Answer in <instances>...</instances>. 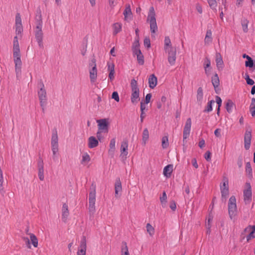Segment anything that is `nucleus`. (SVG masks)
Here are the masks:
<instances>
[{
    "mask_svg": "<svg viewBox=\"0 0 255 255\" xmlns=\"http://www.w3.org/2000/svg\"><path fill=\"white\" fill-rule=\"evenodd\" d=\"M13 57L15 65V71L16 76H18L21 73L22 61L21 60V54L19 48L17 36L14 37L13 44Z\"/></svg>",
    "mask_w": 255,
    "mask_h": 255,
    "instance_id": "1",
    "label": "nucleus"
},
{
    "mask_svg": "<svg viewBox=\"0 0 255 255\" xmlns=\"http://www.w3.org/2000/svg\"><path fill=\"white\" fill-rule=\"evenodd\" d=\"M130 87L131 90V102L133 104H136L139 101V89L135 80L132 79L131 80Z\"/></svg>",
    "mask_w": 255,
    "mask_h": 255,
    "instance_id": "2",
    "label": "nucleus"
},
{
    "mask_svg": "<svg viewBox=\"0 0 255 255\" xmlns=\"http://www.w3.org/2000/svg\"><path fill=\"white\" fill-rule=\"evenodd\" d=\"M147 21L149 23L151 33H155L157 30V25L155 18V13L153 7H150L148 14Z\"/></svg>",
    "mask_w": 255,
    "mask_h": 255,
    "instance_id": "3",
    "label": "nucleus"
},
{
    "mask_svg": "<svg viewBox=\"0 0 255 255\" xmlns=\"http://www.w3.org/2000/svg\"><path fill=\"white\" fill-rule=\"evenodd\" d=\"M228 212L231 220L235 219L237 215V207L236 199L234 196H232L229 200Z\"/></svg>",
    "mask_w": 255,
    "mask_h": 255,
    "instance_id": "4",
    "label": "nucleus"
},
{
    "mask_svg": "<svg viewBox=\"0 0 255 255\" xmlns=\"http://www.w3.org/2000/svg\"><path fill=\"white\" fill-rule=\"evenodd\" d=\"M39 87L40 90L38 92V96L40 106L43 111H44L47 102V95L46 90L44 88V85L42 82H40L39 83Z\"/></svg>",
    "mask_w": 255,
    "mask_h": 255,
    "instance_id": "5",
    "label": "nucleus"
},
{
    "mask_svg": "<svg viewBox=\"0 0 255 255\" xmlns=\"http://www.w3.org/2000/svg\"><path fill=\"white\" fill-rule=\"evenodd\" d=\"M27 236L22 237V240L25 243L27 248L31 249V244L34 248H37L38 245V242L35 235L32 233H27Z\"/></svg>",
    "mask_w": 255,
    "mask_h": 255,
    "instance_id": "6",
    "label": "nucleus"
},
{
    "mask_svg": "<svg viewBox=\"0 0 255 255\" xmlns=\"http://www.w3.org/2000/svg\"><path fill=\"white\" fill-rule=\"evenodd\" d=\"M89 77L91 83H95L97 79V68L96 61L93 58L89 63Z\"/></svg>",
    "mask_w": 255,
    "mask_h": 255,
    "instance_id": "7",
    "label": "nucleus"
},
{
    "mask_svg": "<svg viewBox=\"0 0 255 255\" xmlns=\"http://www.w3.org/2000/svg\"><path fill=\"white\" fill-rule=\"evenodd\" d=\"M96 187L93 186L91 188V191L89 196V211L93 214L96 210L95 202H96Z\"/></svg>",
    "mask_w": 255,
    "mask_h": 255,
    "instance_id": "8",
    "label": "nucleus"
},
{
    "mask_svg": "<svg viewBox=\"0 0 255 255\" xmlns=\"http://www.w3.org/2000/svg\"><path fill=\"white\" fill-rule=\"evenodd\" d=\"M128 143L127 139H124L120 146V157L123 160L127 159L128 155Z\"/></svg>",
    "mask_w": 255,
    "mask_h": 255,
    "instance_id": "9",
    "label": "nucleus"
},
{
    "mask_svg": "<svg viewBox=\"0 0 255 255\" xmlns=\"http://www.w3.org/2000/svg\"><path fill=\"white\" fill-rule=\"evenodd\" d=\"M244 234H248L247 236V242L255 238V226H249L244 231Z\"/></svg>",
    "mask_w": 255,
    "mask_h": 255,
    "instance_id": "10",
    "label": "nucleus"
},
{
    "mask_svg": "<svg viewBox=\"0 0 255 255\" xmlns=\"http://www.w3.org/2000/svg\"><path fill=\"white\" fill-rule=\"evenodd\" d=\"M98 130L100 131L107 132L108 131V122L106 119H103L97 121Z\"/></svg>",
    "mask_w": 255,
    "mask_h": 255,
    "instance_id": "11",
    "label": "nucleus"
},
{
    "mask_svg": "<svg viewBox=\"0 0 255 255\" xmlns=\"http://www.w3.org/2000/svg\"><path fill=\"white\" fill-rule=\"evenodd\" d=\"M252 139L251 129H247L244 135V145L246 150H248L251 146Z\"/></svg>",
    "mask_w": 255,
    "mask_h": 255,
    "instance_id": "12",
    "label": "nucleus"
},
{
    "mask_svg": "<svg viewBox=\"0 0 255 255\" xmlns=\"http://www.w3.org/2000/svg\"><path fill=\"white\" fill-rule=\"evenodd\" d=\"M220 189L222 194V198L226 200L229 193L228 181L227 179L224 180L223 184L221 185Z\"/></svg>",
    "mask_w": 255,
    "mask_h": 255,
    "instance_id": "13",
    "label": "nucleus"
},
{
    "mask_svg": "<svg viewBox=\"0 0 255 255\" xmlns=\"http://www.w3.org/2000/svg\"><path fill=\"white\" fill-rule=\"evenodd\" d=\"M246 189L244 191V198L246 203H249L252 199L251 186L250 183H246Z\"/></svg>",
    "mask_w": 255,
    "mask_h": 255,
    "instance_id": "14",
    "label": "nucleus"
},
{
    "mask_svg": "<svg viewBox=\"0 0 255 255\" xmlns=\"http://www.w3.org/2000/svg\"><path fill=\"white\" fill-rule=\"evenodd\" d=\"M191 119L190 118H188L186 122L183 129V139H185L189 136L191 128Z\"/></svg>",
    "mask_w": 255,
    "mask_h": 255,
    "instance_id": "15",
    "label": "nucleus"
},
{
    "mask_svg": "<svg viewBox=\"0 0 255 255\" xmlns=\"http://www.w3.org/2000/svg\"><path fill=\"white\" fill-rule=\"evenodd\" d=\"M165 52L168 54V62L171 66L174 65L176 59V49H174L165 51Z\"/></svg>",
    "mask_w": 255,
    "mask_h": 255,
    "instance_id": "16",
    "label": "nucleus"
},
{
    "mask_svg": "<svg viewBox=\"0 0 255 255\" xmlns=\"http://www.w3.org/2000/svg\"><path fill=\"white\" fill-rule=\"evenodd\" d=\"M87 249L86 240L83 237L81 241L80 245L77 252V255H86Z\"/></svg>",
    "mask_w": 255,
    "mask_h": 255,
    "instance_id": "17",
    "label": "nucleus"
},
{
    "mask_svg": "<svg viewBox=\"0 0 255 255\" xmlns=\"http://www.w3.org/2000/svg\"><path fill=\"white\" fill-rule=\"evenodd\" d=\"M125 20L129 22L132 19V14L130 6L129 4L126 5V8L124 11Z\"/></svg>",
    "mask_w": 255,
    "mask_h": 255,
    "instance_id": "18",
    "label": "nucleus"
},
{
    "mask_svg": "<svg viewBox=\"0 0 255 255\" xmlns=\"http://www.w3.org/2000/svg\"><path fill=\"white\" fill-rule=\"evenodd\" d=\"M69 215L68 206L67 204H63L62 208V219L63 222H66Z\"/></svg>",
    "mask_w": 255,
    "mask_h": 255,
    "instance_id": "19",
    "label": "nucleus"
},
{
    "mask_svg": "<svg viewBox=\"0 0 255 255\" xmlns=\"http://www.w3.org/2000/svg\"><path fill=\"white\" fill-rule=\"evenodd\" d=\"M215 61L218 69L222 70L223 68L224 62L222 59V57L220 53H216Z\"/></svg>",
    "mask_w": 255,
    "mask_h": 255,
    "instance_id": "20",
    "label": "nucleus"
},
{
    "mask_svg": "<svg viewBox=\"0 0 255 255\" xmlns=\"http://www.w3.org/2000/svg\"><path fill=\"white\" fill-rule=\"evenodd\" d=\"M176 49L172 46L170 39L168 36H166L164 41V50L165 51Z\"/></svg>",
    "mask_w": 255,
    "mask_h": 255,
    "instance_id": "21",
    "label": "nucleus"
},
{
    "mask_svg": "<svg viewBox=\"0 0 255 255\" xmlns=\"http://www.w3.org/2000/svg\"><path fill=\"white\" fill-rule=\"evenodd\" d=\"M116 149V138H113L111 139L110 144H109V149L108 150L109 154L114 156V152Z\"/></svg>",
    "mask_w": 255,
    "mask_h": 255,
    "instance_id": "22",
    "label": "nucleus"
},
{
    "mask_svg": "<svg viewBox=\"0 0 255 255\" xmlns=\"http://www.w3.org/2000/svg\"><path fill=\"white\" fill-rule=\"evenodd\" d=\"M173 166L172 164H168L166 166L163 171V175L166 177H169L173 171Z\"/></svg>",
    "mask_w": 255,
    "mask_h": 255,
    "instance_id": "23",
    "label": "nucleus"
},
{
    "mask_svg": "<svg viewBox=\"0 0 255 255\" xmlns=\"http://www.w3.org/2000/svg\"><path fill=\"white\" fill-rule=\"evenodd\" d=\"M98 140L94 136H90L88 138V147L89 148H94L98 146Z\"/></svg>",
    "mask_w": 255,
    "mask_h": 255,
    "instance_id": "24",
    "label": "nucleus"
},
{
    "mask_svg": "<svg viewBox=\"0 0 255 255\" xmlns=\"http://www.w3.org/2000/svg\"><path fill=\"white\" fill-rule=\"evenodd\" d=\"M149 86L150 88L153 89L157 85V78L152 74L150 76L148 79Z\"/></svg>",
    "mask_w": 255,
    "mask_h": 255,
    "instance_id": "25",
    "label": "nucleus"
},
{
    "mask_svg": "<svg viewBox=\"0 0 255 255\" xmlns=\"http://www.w3.org/2000/svg\"><path fill=\"white\" fill-rule=\"evenodd\" d=\"M149 132L147 128H144L143 130L142 135V144L145 145L148 140Z\"/></svg>",
    "mask_w": 255,
    "mask_h": 255,
    "instance_id": "26",
    "label": "nucleus"
},
{
    "mask_svg": "<svg viewBox=\"0 0 255 255\" xmlns=\"http://www.w3.org/2000/svg\"><path fill=\"white\" fill-rule=\"evenodd\" d=\"M35 24H36L35 30H42V16L40 14L39 15H37L36 17Z\"/></svg>",
    "mask_w": 255,
    "mask_h": 255,
    "instance_id": "27",
    "label": "nucleus"
},
{
    "mask_svg": "<svg viewBox=\"0 0 255 255\" xmlns=\"http://www.w3.org/2000/svg\"><path fill=\"white\" fill-rule=\"evenodd\" d=\"M91 160V157L87 152L84 153L82 155L81 163L83 165L87 164Z\"/></svg>",
    "mask_w": 255,
    "mask_h": 255,
    "instance_id": "28",
    "label": "nucleus"
},
{
    "mask_svg": "<svg viewBox=\"0 0 255 255\" xmlns=\"http://www.w3.org/2000/svg\"><path fill=\"white\" fill-rule=\"evenodd\" d=\"M132 51L134 55L141 52V51L139 49V40L138 39L135 40V41L133 44Z\"/></svg>",
    "mask_w": 255,
    "mask_h": 255,
    "instance_id": "29",
    "label": "nucleus"
},
{
    "mask_svg": "<svg viewBox=\"0 0 255 255\" xmlns=\"http://www.w3.org/2000/svg\"><path fill=\"white\" fill-rule=\"evenodd\" d=\"M212 31L211 30H208L206 32V36L205 37L204 42L206 44H210L212 41Z\"/></svg>",
    "mask_w": 255,
    "mask_h": 255,
    "instance_id": "30",
    "label": "nucleus"
},
{
    "mask_svg": "<svg viewBox=\"0 0 255 255\" xmlns=\"http://www.w3.org/2000/svg\"><path fill=\"white\" fill-rule=\"evenodd\" d=\"M122 24L120 23H115L113 25V34L116 35L122 30Z\"/></svg>",
    "mask_w": 255,
    "mask_h": 255,
    "instance_id": "31",
    "label": "nucleus"
},
{
    "mask_svg": "<svg viewBox=\"0 0 255 255\" xmlns=\"http://www.w3.org/2000/svg\"><path fill=\"white\" fill-rule=\"evenodd\" d=\"M146 229L147 233L150 237H152L154 235L155 229L150 223L146 224Z\"/></svg>",
    "mask_w": 255,
    "mask_h": 255,
    "instance_id": "32",
    "label": "nucleus"
},
{
    "mask_svg": "<svg viewBox=\"0 0 255 255\" xmlns=\"http://www.w3.org/2000/svg\"><path fill=\"white\" fill-rule=\"evenodd\" d=\"M203 99V92L201 87H199L197 92V101L198 103H201Z\"/></svg>",
    "mask_w": 255,
    "mask_h": 255,
    "instance_id": "33",
    "label": "nucleus"
},
{
    "mask_svg": "<svg viewBox=\"0 0 255 255\" xmlns=\"http://www.w3.org/2000/svg\"><path fill=\"white\" fill-rule=\"evenodd\" d=\"M122 189V184L120 180L116 181L115 185V196L117 197L119 192H121Z\"/></svg>",
    "mask_w": 255,
    "mask_h": 255,
    "instance_id": "34",
    "label": "nucleus"
},
{
    "mask_svg": "<svg viewBox=\"0 0 255 255\" xmlns=\"http://www.w3.org/2000/svg\"><path fill=\"white\" fill-rule=\"evenodd\" d=\"M121 255H130L127 244L126 242L122 243Z\"/></svg>",
    "mask_w": 255,
    "mask_h": 255,
    "instance_id": "35",
    "label": "nucleus"
},
{
    "mask_svg": "<svg viewBox=\"0 0 255 255\" xmlns=\"http://www.w3.org/2000/svg\"><path fill=\"white\" fill-rule=\"evenodd\" d=\"M212 83L215 89L219 86L220 80L217 74L216 73L212 78Z\"/></svg>",
    "mask_w": 255,
    "mask_h": 255,
    "instance_id": "36",
    "label": "nucleus"
},
{
    "mask_svg": "<svg viewBox=\"0 0 255 255\" xmlns=\"http://www.w3.org/2000/svg\"><path fill=\"white\" fill-rule=\"evenodd\" d=\"M213 216L211 215H209L208 217L207 222L206 224V227L208 229V230L207 231V233L208 234H210V233L211 232V228L212 226V223L213 222Z\"/></svg>",
    "mask_w": 255,
    "mask_h": 255,
    "instance_id": "37",
    "label": "nucleus"
},
{
    "mask_svg": "<svg viewBox=\"0 0 255 255\" xmlns=\"http://www.w3.org/2000/svg\"><path fill=\"white\" fill-rule=\"evenodd\" d=\"M250 112L253 117H255V98L252 99L251 103L250 106Z\"/></svg>",
    "mask_w": 255,
    "mask_h": 255,
    "instance_id": "38",
    "label": "nucleus"
},
{
    "mask_svg": "<svg viewBox=\"0 0 255 255\" xmlns=\"http://www.w3.org/2000/svg\"><path fill=\"white\" fill-rule=\"evenodd\" d=\"M38 177L41 181H43L44 179V167L42 164L39 165L38 166Z\"/></svg>",
    "mask_w": 255,
    "mask_h": 255,
    "instance_id": "39",
    "label": "nucleus"
},
{
    "mask_svg": "<svg viewBox=\"0 0 255 255\" xmlns=\"http://www.w3.org/2000/svg\"><path fill=\"white\" fill-rule=\"evenodd\" d=\"M234 105V104L232 100H227L226 103V109L228 113H231L232 112Z\"/></svg>",
    "mask_w": 255,
    "mask_h": 255,
    "instance_id": "40",
    "label": "nucleus"
},
{
    "mask_svg": "<svg viewBox=\"0 0 255 255\" xmlns=\"http://www.w3.org/2000/svg\"><path fill=\"white\" fill-rule=\"evenodd\" d=\"M249 21L247 19H244L241 21V25L242 26L243 30L245 33L248 32V24Z\"/></svg>",
    "mask_w": 255,
    "mask_h": 255,
    "instance_id": "41",
    "label": "nucleus"
},
{
    "mask_svg": "<svg viewBox=\"0 0 255 255\" xmlns=\"http://www.w3.org/2000/svg\"><path fill=\"white\" fill-rule=\"evenodd\" d=\"M43 33L42 30H35V37L39 45L42 39Z\"/></svg>",
    "mask_w": 255,
    "mask_h": 255,
    "instance_id": "42",
    "label": "nucleus"
},
{
    "mask_svg": "<svg viewBox=\"0 0 255 255\" xmlns=\"http://www.w3.org/2000/svg\"><path fill=\"white\" fill-rule=\"evenodd\" d=\"M246 172L250 178L252 177V168L250 162H247L246 164Z\"/></svg>",
    "mask_w": 255,
    "mask_h": 255,
    "instance_id": "43",
    "label": "nucleus"
},
{
    "mask_svg": "<svg viewBox=\"0 0 255 255\" xmlns=\"http://www.w3.org/2000/svg\"><path fill=\"white\" fill-rule=\"evenodd\" d=\"M134 55L136 56L138 63L140 65H143L144 64V58L141 52L139 53L135 54Z\"/></svg>",
    "mask_w": 255,
    "mask_h": 255,
    "instance_id": "44",
    "label": "nucleus"
},
{
    "mask_svg": "<svg viewBox=\"0 0 255 255\" xmlns=\"http://www.w3.org/2000/svg\"><path fill=\"white\" fill-rule=\"evenodd\" d=\"M167 195L165 192H163L162 196L160 197V201L163 207H164L167 202Z\"/></svg>",
    "mask_w": 255,
    "mask_h": 255,
    "instance_id": "45",
    "label": "nucleus"
},
{
    "mask_svg": "<svg viewBox=\"0 0 255 255\" xmlns=\"http://www.w3.org/2000/svg\"><path fill=\"white\" fill-rule=\"evenodd\" d=\"M169 145L168 139L167 136H164L162 138V147L163 148H166Z\"/></svg>",
    "mask_w": 255,
    "mask_h": 255,
    "instance_id": "46",
    "label": "nucleus"
},
{
    "mask_svg": "<svg viewBox=\"0 0 255 255\" xmlns=\"http://www.w3.org/2000/svg\"><path fill=\"white\" fill-rule=\"evenodd\" d=\"M51 144H58V138L56 132L53 133L51 138Z\"/></svg>",
    "mask_w": 255,
    "mask_h": 255,
    "instance_id": "47",
    "label": "nucleus"
},
{
    "mask_svg": "<svg viewBox=\"0 0 255 255\" xmlns=\"http://www.w3.org/2000/svg\"><path fill=\"white\" fill-rule=\"evenodd\" d=\"M22 31H23V27H22V24H15V31H16V36H17L18 37V35H20Z\"/></svg>",
    "mask_w": 255,
    "mask_h": 255,
    "instance_id": "48",
    "label": "nucleus"
},
{
    "mask_svg": "<svg viewBox=\"0 0 255 255\" xmlns=\"http://www.w3.org/2000/svg\"><path fill=\"white\" fill-rule=\"evenodd\" d=\"M210 7L213 9H216L217 3L216 0H207Z\"/></svg>",
    "mask_w": 255,
    "mask_h": 255,
    "instance_id": "49",
    "label": "nucleus"
},
{
    "mask_svg": "<svg viewBox=\"0 0 255 255\" xmlns=\"http://www.w3.org/2000/svg\"><path fill=\"white\" fill-rule=\"evenodd\" d=\"M216 102L217 103V104L218 105V107L217 109V115H219V113H220V107L221 106V105H222V99L219 96H216Z\"/></svg>",
    "mask_w": 255,
    "mask_h": 255,
    "instance_id": "50",
    "label": "nucleus"
},
{
    "mask_svg": "<svg viewBox=\"0 0 255 255\" xmlns=\"http://www.w3.org/2000/svg\"><path fill=\"white\" fill-rule=\"evenodd\" d=\"M247 60L248 61H246L245 62V66L250 68L253 67L254 66V61L253 59L250 57Z\"/></svg>",
    "mask_w": 255,
    "mask_h": 255,
    "instance_id": "51",
    "label": "nucleus"
},
{
    "mask_svg": "<svg viewBox=\"0 0 255 255\" xmlns=\"http://www.w3.org/2000/svg\"><path fill=\"white\" fill-rule=\"evenodd\" d=\"M51 148L53 154L55 155L58 151V144H51Z\"/></svg>",
    "mask_w": 255,
    "mask_h": 255,
    "instance_id": "52",
    "label": "nucleus"
},
{
    "mask_svg": "<svg viewBox=\"0 0 255 255\" xmlns=\"http://www.w3.org/2000/svg\"><path fill=\"white\" fill-rule=\"evenodd\" d=\"M245 79L246 80L247 83L248 85H253L255 84L254 81L250 78V77L248 74H246Z\"/></svg>",
    "mask_w": 255,
    "mask_h": 255,
    "instance_id": "53",
    "label": "nucleus"
},
{
    "mask_svg": "<svg viewBox=\"0 0 255 255\" xmlns=\"http://www.w3.org/2000/svg\"><path fill=\"white\" fill-rule=\"evenodd\" d=\"M107 66L109 72L115 71V65L113 63L108 62L107 63Z\"/></svg>",
    "mask_w": 255,
    "mask_h": 255,
    "instance_id": "54",
    "label": "nucleus"
},
{
    "mask_svg": "<svg viewBox=\"0 0 255 255\" xmlns=\"http://www.w3.org/2000/svg\"><path fill=\"white\" fill-rule=\"evenodd\" d=\"M212 103H214V101H211L208 103L207 109L205 110V111L209 112L212 111Z\"/></svg>",
    "mask_w": 255,
    "mask_h": 255,
    "instance_id": "55",
    "label": "nucleus"
},
{
    "mask_svg": "<svg viewBox=\"0 0 255 255\" xmlns=\"http://www.w3.org/2000/svg\"><path fill=\"white\" fill-rule=\"evenodd\" d=\"M211 62L209 59L206 58L204 61V68H208L210 67Z\"/></svg>",
    "mask_w": 255,
    "mask_h": 255,
    "instance_id": "56",
    "label": "nucleus"
},
{
    "mask_svg": "<svg viewBox=\"0 0 255 255\" xmlns=\"http://www.w3.org/2000/svg\"><path fill=\"white\" fill-rule=\"evenodd\" d=\"M144 45L149 48L150 47V41L149 38L146 37L144 39Z\"/></svg>",
    "mask_w": 255,
    "mask_h": 255,
    "instance_id": "57",
    "label": "nucleus"
},
{
    "mask_svg": "<svg viewBox=\"0 0 255 255\" xmlns=\"http://www.w3.org/2000/svg\"><path fill=\"white\" fill-rule=\"evenodd\" d=\"M112 98L114 99L116 101L119 102L120 98L119 94L117 92H114L112 94Z\"/></svg>",
    "mask_w": 255,
    "mask_h": 255,
    "instance_id": "58",
    "label": "nucleus"
},
{
    "mask_svg": "<svg viewBox=\"0 0 255 255\" xmlns=\"http://www.w3.org/2000/svg\"><path fill=\"white\" fill-rule=\"evenodd\" d=\"M21 23V19L20 15L19 13H17L15 16V24H20Z\"/></svg>",
    "mask_w": 255,
    "mask_h": 255,
    "instance_id": "59",
    "label": "nucleus"
},
{
    "mask_svg": "<svg viewBox=\"0 0 255 255\" xmlns=\"http://www.w3.org/2000/svg\"><path fill=\"white\" fill-rule=\"evenodd\" d=\"M109 5L111 8H114L117 4V0H108Z\"/></svg>",
    "mask_w": 255,
    "mask_h": 255,
    "instance_id": "60",
    "label": "nucleus"
},
{
    "mask_svg": "<svg viewBox=\"0 0 255 255\" xmlns=\"http://www.w3.org/2000/svg\"><path fill=\"white\" fill-rule=\"evenodd\" d=\"M151 94L150 93L147 94L145 96V103L148 104L150 102V99L151 98Z\"/></svg>",
    "mask_w": 255,
    "mask_h": 255,
    "instance_id": "61",
    "label": "nucleus"
},
{
    "mask_svg": "<svg viewBox=\"0 0 255 255\" xmlns=\"http://www.w3.org/2000/svg\"><path fill=\"white\" fill-rule=\"evenodd\" d=\"M211 152L208 151L205 153L204 157L207 161H210L211 160Z\"/></svg>",
    "mask_w": 255,
    "mask_h": 255,
    "instance_id": "62",
    "label": "nucleus"
},
{
    "mask_svg": "<svg viewBox=\"0 0 255 255\" xmlns=\"http://www.w3.org/2000/svg\"><path fill=\"white\" fill-rule=\"evenodd\" d=\"M147 104H145V103H143L141 102L140 103V111L141 112H144L145 110H146V105Z\"/></svg>",
    "mask_w": 255,
    "mask_h": 255,
    "instance_id": "63",
    "label": "nucleus"
},
{
    "mask_svg": "<svg viewBox=\"0 0 255 255\" xmlns=\"http://www.w3.org/2000/svg\"><path fill=\"white\" fill-rule=\"evenodd\" d=\"M170 208L173 210L175 211L176 209V203L174 201H171L170 203Z\"/></svg>",
    "mask_w": 255,
    "mask_h": 255,
    "instance_id": "64",
    "label": "nucleus"
}]
</instances>
